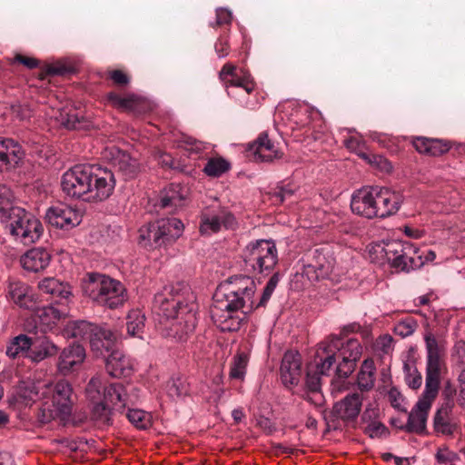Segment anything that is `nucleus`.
Instances as JSON below:
<instances>
[{"instance_id":"obj_45","label":"nucleus","mask_w":465,"mask_h":465,"mask_svg":"<svg viewBox=\"0 0 465 465\" xmlns=\"http://www.w3.org/2000/svg\"><path fill=\"white\" fill-rule=\"evenodd\" d=\"M58 348L51 341L46 338L41 340L39 348L35 347L31 351L29 357L34 361H41L42 360L56 354Z\"/></svg>"},{"instance_id":"obj_63","label":"nucleus","mask_w":465,"mask_h":465,"mask_svg":"<svg viewBox=\"0 0 465 465\" xmlns=\"http://www.w3.org/2000/svg\"><path fill=\"white\" fill-rule=\"evenodd\" d=\"M63 124L68 129H77L80 127V121L77 115L69 114L67 119L63 121Z\"/></svg>"},{"instance_id":"obj_27","label":"nucleus","mask_w":465,"mask_h":465,"mask_svg":"<svg viewBox=\"0 0 465 465\" xmlns=\"http://www.w3.org/2000/svg\"><path fill=\"white\" fill-rule=\"evenodd\" d=\"M345 146L351 152L357 153L361 158L367 161L369 163L375 165L383 172H391L392 166L391 163L382 155L368 154L363 152L365 147L364 142L355 136H351L344 140Z\"/></svg>"},{"instance_id":"obj_56","label":"nucleus","mask_w":465,"mask_h":465,"mask_svg":"<svg viewBox=\"0 0 465 465\" xmlns=\"http://www.w3.org/2000/svg\"><path fill=\"white\" fill-rule=\"evenodd\" d=\"M459 459L460 458L457 453L450 451L448 449L439 450L436 454V460L440 464H447L448 462H452Z\"/></svg>"},{"instance_id":"obj_7","label":"nucleus","mask_w":465,"mask_h":465,"mask_svg":"<svg viewBox=\"0 0 465 465\" xmlns=\"http://www.w3.org/2000/svg\"><path fill=\"white\" fill-rule=\"evenodd\" d=\"M64 333L67 338L89 340L96 356L113 350L114 334L105 326H98L86 321H74L66 324Z\"/></svg>"},{"instance_id":"obj_11","label":"nucleus","mask_w":465,"mask_h":465,"mask_svg":"<svg viewBox=\"0 0 465 465\" xmlns=\"http://www.w3.org/2000/svg\"><path fill=\"white\" fill-rule=\"evenodd\" d=\"M302 274L310 282L322 279L339 281L342 272L336 266L332 252L328 248L316 249L311 259L303 265Z\"/></svg>"},{"instance_id":"obj_40","label":"nucleus","mask_w":465,"mask_h":465,"mask_svg":"<svg viewBox=\"0 0 465 465\" xmlns=\"http://www.w3.org/2000/svg\"><path fill=\"white\" fill-rule=\"evenodd\" d=\"M14 194L10 188L3 185L0 186V219L2 223L12 215L14 209L20 207L14 205Z\"/></svg>"},{"instance_id":"obj_16","label":"nucleus","mask_w":465,"mask_h":465,"mask_svg":"<svg viewBox=\"0 0 465 465\" xmlns=\"http://www.w3.org/2000/svg\"><path fill=\"white\" fill-rule=\"evenodd\" d=\"M235 225L236 220L231 212L221 206H213L202 213L200 232L203 235H211L218 232L222 228L233 229Z\"/></svg>"},{"instance_id":"obj_38","label":"nucleus","mask_w":465,"mask_h":465,"mask_svg":"<svg viewBox=\"0 0 465 465\" xmlns=\"http://www.w3.org/2000/svg\"><path fill=\"white\" fill-rule=\"evenodd\" d=\"M68 314L67 306L61 305L60 308L55 305L45 306L38 311V317L42 324L46 327H52L61 318Z\"/></svg>"},{"instance_id":"obj_37","label":"nucleus","mask_w":465,"mask_h":465,"mask_svg":"<svg viewBox=\"0 0 465 465\" xmlns=\"http://www.w3.org/2000/svg\"><path fill=\"white\" fill-rule=\"evenodd\" d=\"M375 364L371 359H366L363 361L361 370L357 376V384L360 392L370 391L375 381Z\"/></svg>"},{"instance_id":"obj_15","label":"nucleus","mask_w":465,"mask_h":465,"mask_svg":"<svg viewBox=\"0 0 465 465\" xmlns=\"http://www.w3.org/2000/svg\"><path fill=\"white\" fill-rule=\"evenodd\" d=\"M45 219L52 227L70 231L81 223L83 214L75 206L57 203L46 210Z\"/></svg>"},{"instance_id":"obj_32","label":"nucleus","mask_w":465,"mask_h":465,"mask_svg":"<svg viewBox=\"0 0 465 465\" xmlns=\"http://www.w3.org/2000/svg\"><path fill=\"white\" fill-rule=\"evenodd\" d=\"M163 246L173 244L183 232V223L177 218L156 221Z\"/></svg>"},{"instance_id":"obj_54","label":"nucleus","mask_w":465,"mask_h":465,"mask_svg":"<svg viewBox=\"0 0 465 465\" xmlns=\"http://www.w3.org/2000/svg\"><path fill=\"white\" fill-rule=\"evenodd\" d=\"M365 433L371 438H381L387 433V428L378 420H371L365 428Z\"/></svg>"},{"instance_id":"obj_6","label":"nucleus","mask_w":465,"mask_h":465,"mask_svg":"<svg viewBox=\"0 0 465 465\" xmlns=\"http://www.w3.org/2000/svg\"><path fill=\"white\" fill-rule=\"evenodd\" d=\"M242 258L247 271L255 274L269 275L278 262V251L272 240H254L242 252Z\"/></svg>"},{"instance_id":"obj_20","label":"nucleus","mask_w":465,"mask_h":465,"mask_svg":"<svg viewBox=\"0 0 465 465\" xmlns=\"http://www.w3.org/2000/svg\"><path fill=\"white\" fill-rule=\"evenodd\" d=\"M104 157L117 172L122 173L124 179H133L139 173L140 166L137 160L115 146L106 148Z\"/></svg>"},{"instance_id":"obj_22","label":"nucleus","mask_w":465,"mask_h":465,"mask_svg":"<svg viewBox=\"0 0 465 465\" xmlns=\"http://www.w3.org/2000/svg\"><path fill=\"white\" fill-rule=\"evenodd\" d=\"M219 78L224 84L229 94H232L230 88H236L250 94L255 87L251 76L249 74L239 75L236 66L231 63H226L223 66L219 73Z\"/></svg>"},{"instance_id":"obj_46","label":"nucleus","mask_w":465,"mask_h":465,"mask_svg":"<svg viewBox=\"0 0 465 465\" xmlns=\"http://www.w3.org/2000/svg\"><path fill=\"white\" fill-rule=\"evenodd\" d=\"M231 164L228 161L222 157L210 158L204 168L203 172L206 175L211 177H220L224 173L229 171Z\"/></svg>"},{"instance_id":"obj_1","label":"nucleus","mask_w":465,"mask_h":465,"mask_svg":"<svg viewBox=\"0 0 465 465\" xmlns=\"http://www.w3.org/2000/svg\"><path fill=\"white\" fill-rule=\"evenodd\" d=\"M256 284L252 278L236 276L232 278L227 291L221 297L214 295L211 307V317L222 331H236L246 321L247 315L255 308Z\"/></svg>"},{"instance_id":"obj_30","label":"nucleus","mask_w":465,"mask_h":465,"mask_svg":"<svg viewBox=\"0 0 465 465\" xmlns=\"http://www.w3.org/2000/svg\"><path fill=\"white\" fill-rule=\"evenodd\" d=\"M248 153L257 162H270L281 157L266 134H261L253 143L249 144Z\"/></svg>"},{"instance_id":"obj_57","label":"nucleus","mask_w":465,"mask_h":465,"mask_svg":"<svg viewBox=\"0 0 465 465\" xmlns=\"http://www.w3.org/2000/svg\"><path fill=\"white\" fill-rule=\"evenodd\" d=\"M232 21V13L225 8L216 9L215 24H211L212 26L228 25Z\"/></svg>"},{"instance_id":"obj_44","label":"nucleus","mask_w":465,"mask_h":465,"mask_svg":"<svg viewBox=\"0 0 465 465\" xmlns=\"http://www.w3.org/2000/svg\"><path fill=\"white\" fill-rule=\"evenodd\" d=\"M320 360L317 358V351L315 352V366L316 372L312 373V371L309 370L306 377V385L308 390L315 396V401H322L323 399V395L321 392V375H323L319 371L318 364Z\"/></svg>"},{"instance_id":"obj_9","label":"nucleus","mask_w":465,"mask_h":465,"mask_svg":"<svg viewBox=\"0 0 465 465\" xmlns=\"http://www.w3.org/2000/svg\"><path fill=\"white\" fill-rule=\"evenodd\" d=\"M4 223L14 239L25 245L35 242L43 233L41 222L23 208L14 209Z\"/></svg>"},{"instance_id":"obj_21","label":"nucleus","mask_w":465,"mask_h":465,"mask_svg":"<svg viewBox=\"0 0 465 465\" xmlns=\"http://www.w3.org/2000/svg\"><path fill=\"white\" fill-rule=\"evenodd\" d=\"M427 350L426 382L440 385V346L433 333L427 331L424 335Z\"/></svg>"},{"instance_id":"obj_23","label":"nucleus","mask_w":465,"mask_h":465,"mask_svg":"<svg viewBox=\"0 0 465 465\" xmlns=\"http://www.w3.org/2000/svg\"><path fill=\"white\" fill-rule=\"evenodd\" d=\"M25 157L22 146L14 139L0 136V171L16 168Z\"/></svg>"},{"instance_id":"obj_51","label":"nucleus","mask_w":465,"mask_h":465,"mask_svg":"<svg viewBox=\"0 0 465 465\" xmlns=\"http://www.w3.org/2000/svg\"><path fill=\"white\" fill-rule=\"evenodd\" d=\"M279 282V274L274 273L270 280L268 281L266 286L263 289V292L258 302H255V308L264 306L266 302L270 300L272 292H274L277 284Z\"/></svg>"},{"instance_id":"obj_43","label":"nucleus","mask_w":465,"mask_h":465,"mask_svg":"<svg viewBox=\"0 0 465 465\" xmlns=\"http://www.w3.org/2000/svg\"><path fill=\"white\" fill-rule=\"evenodd\" d=\"M144 322L145 316L140 310L130 311L126 322L128 334L140 337L144 328Z\"/></svg>"},{"instance_id":"obj_49","label":"nucleus","mask_w":465,"mask_h":465,"mask_svg":"<svg viewBox=\"0 0 465 465\" xmlns=\"http://www.w3.org/2000/svg\"><path fill=\"white\" fill-rule=\"evenodd\" d=\"M248 357L244 353L234 357L231 366L230 378L242 380L245 375Z\"/></svg>"},{"instance_id":"obj_28","label":"nucleus","mask_w":465,"mask_h":465,"mask_svg":"<svg viewBox=\"0 0 465 465\" xmlns=\"http://www.w3.org/2000/svg\"><path fill=\"white\" fill-rule=\"evenodd\" d=\"M302 375V357L296 351L284 353L281 364V378L284 384L297 383Z\"/></svg>"},{"instance_id":"obj_13","label":"nucleus","mask_w":465,"mask_h":465,"mask_svg":"<svg viewBox=\"0 0 465 465\" xmlns=\"http://www.w3.org/2000/svg\"><path fill=\"white\" fill-rule=\"evenodd\" d=\"M87 186L89 188L85 193L84 201L103 202L114 193L115 187L114 175L111 170L92 165V177Z\"/></svg>"},{"instance_id":"obj_33","label":"nucleus","mask_w":465,"mask_h":465,"mask_svg":"<svg viewBox=\"0 0 465 465\" xmlns=\"http://www.w3.org/2000/svg\"><path fill=\"white\" fill-rule=\"evenodd\" d=\"M412 144L420 153L430 156L442 155L450 149L448 142L427 137H417L412 141Z\"/></svg>"},{"instance_id":"obj_50","label":"nucleus","mask_w":465,"mask_h":465,"mask_svg":"<svg viewBox=\"0 0 465 465\" xmlns=\"http://www.w3.org/2000/svg\"><path fill=\"white\" fill-rule=\"evenodd\" d=\"M417 328V322L413 318H407L402 321H400L394 326L395 334L405 338L411 336Z\"/></svg>"},{"instance_id":"obj_36","label":"nucleus","mask_w":465,"mask_h":465,"mask_svg":"<svg viewBox=\"0 0 465 465\" xmlns=\"http://www.w3.org/2000/svg\"><path fill=\"white\" fill-rule=\"evenodd\" d=\"M7 294L8 297L20 307H28L32 302L30 287L25 282L19 281L10 282Z\"/></svg>"},{"instance_id":"obj_55","label":"nucleus","mask_w":465,"mask_h":465,"mask_svg":"<svg viewBox=\"0 0 465 465\" xmlns=\"http://www.w3.org/2000/svg\"><path fill=\"white\" fill-rule=\"evenodd\" d=\"M374 347L377 351L387 354L392 351L393 339L389 334L381 335L376 340Z\"/></svg>"},{"instance_id":"obj_19","label":"nucleus","mask_w":465,"mask_h":465,"mask_svg":"<svg viewBox=\"0 0 465 465\" xmlns=\"http://www.w3.org/2000/svg\"><path fill=\"white\" fill-rule=\"evenodd\" d=\"M362 401V392L348 393L333 405L332 413L346 425H354L361 413Z\"/></svg>"},{"instance_id":"obj_26","label":"nucleus","mask_w":465,"mask_h":465,"mask_svg":"<svg viewBox=\"0 0 465 465\" xmlns=\"http://www.w3.org/2000/svg\"><path fill=\"white\" fill-rule=\"evenodd\" d=\"M85 359V350L80 344H73L63 350L57 367L59 371L67 375L78 368Z\"/></svg>"},{"instance_id":"obj_59","label":"nucleus","mask_w":465,"mask_h":465,"mask_svg":"<svg viewBox=\"0 0 465 465\" xmlns=\"http://www.w3.org/2000/svg\"><path fill=\"white\" fill-rule=\"evenodd\" d=\"M403 232L408 237L412 239H420L425 235L424 230L409 225L404 226Z\"/></svg>"},{"instance_id":"obj_14","label":"nucleus","mask_w":465,"mask_h":465,"mask_svg":"<svg viewBox=\"0 0 465 465\" xmlns=\"http://www.w3.org/2000/svg\"><path fill=\"white\" fill-rule=\"evenodd\" d=\"M91 177L92 165H75L63 174L62 190L69 197L84 200Z\"/></svg>"},{"instance_id":"obj_41","label":"nucleus","mask_w":465,"mask_h":465,"mask_svg":"<svg viewBox=\"0 0 465 465\" xmlns=\"http://www.w3.org/2000/svg\"><path fill=\"white\" fill-rule=\"evenodd\" d=\"M33 345L31 338L25 334L15 337L6 348V355L12 359L27 352Z\"/></svg>"},{"instance_id":"obj_17","label":"nucleus","mask_w":465,"mask_h":465,"mask_svg":"<svg viewBox=\"0 0 465 465\" xmlns=\"http://www.w3.org/2000/svg\"><path fill=\"white\" fill-rule=\"evenodd\" d=\"M403 202L402 195L388 187L373 186L372 219H384L395 214Z\"/></svg>"},{"instance_id":"obj_29","label":"nucleus","mask_w":465,"mask_h":465,"mask_svg":"<svg viewBox=\"0 0 465 465\" xmlns=\"http://www.w3.org/2000/svg\"><path fill=\"white\" fill-rule=\"evenodd\" d=\"M107 372L115 378L127 377L134 371V362L123 351L114 350L106 359Z\"/></svg>"},{"instance_id":"obj_48","label":"nucleus","mask_w":465,"mask_h":465,"mask_svg":"<svg viewBox=\"0 0 465 465\" xmlns=\"http://www.w3.org/2000/svg\"><path fill=\"white\" fill-rule=\"evenodd\" d=\"M166 393L172 400H178L188 393L187 386L180 378H172L165 386Z\"/></svg>"},{"instance_id":"obj_12","label":"nucleus","mask_w":465,"mask_h":465,"mask_svg":"<svg viewBox=\"0 0 465 465\" xmlns=\"http://www.w3.org/2000/svg\"><path fill=\"white\" fill-rule=\"evenodd\" d=\"M425 383L422 396L409 414L405 430L409 432L421 434L426 429V422L432 401L437 396L440 385Z\"/></svg>"},{"instance_id":"obj_58","label":"nucleus","mask_w":465,"mask_h":465,"mask_svg":"<svg viewBox=\"0 0 465 465\" xmlns=\"http://www.w3.org/2000/svg\"><path fill=\"white\" fill-rule=\"evenodd\" d=\"M215 52L220 58H223L229 54L228 41L224 38H219L215 43Z\"/></svg>"},{"instance_id":"obj_39","label":"nucleus","mask_w":465,"mask_h":465,"mask_svg":"<svg viewBox=\"0 0 465 465\" xmlns=\"http://www.w3.org/2000/svg\"><path fill=\"white\" fill-rule=\"evenodd\" d=\"M139 239L140 242H143L144 246H163L156 222L148 223L141 227L139 230Z\"/></svg>"},{"instance_id":"obj_25","label":"nucleus","mask_w":465,"mask_h":465,"mask_svg":"<svg viewBox=\"0 0 465 465\" xmlns=\"http://www.w3.org/2000/svg\"><path fill=\"white\" fill-rule=\"evenodd\" d=\"M373 186H363L353 192L351 199V212L366 219H372Z\"/></svg>"},{"instance_id":"obj_5","label":"nucleus","mask_w":465,"mask_h":465,"mask_svg":"<svg viewBox=\"0 0 465 465\" xmlns=\"http://www.w3.org/2000/svg\"><path fill=\"white\" fill-rule=\"evenodd\" d=\"M83 293L98 305L117 308L126 301V290L117 280L98 272H89L82 280Z\"/></svg>"},{"instance_id":"obj_24","label":"nucleus","mask_w":465,"mask_h":465,"mask_svg":"<svg viewBox=\"0 0 465 465\" xmlns=\"http://www.w3.org/2000/svg\"><path fill=\"white\" fill-rule=\"evenodd\" d=\"M38 288L43 293L51 295L60 305L67 306L72 302V287L56 278L43 279L39 282Z\"/></svg>"},{"instance_id":"obj_61","label":"nucleus","mask_w":465,"mask_h":465,"mask_svg":"<svg viewBox=\"0 0 465 465\" xmlns=\"http://www.w3.org/2000/svg\"><path fill=\"white\" fill-rule=\"evenodd\" d=\"M110 78L117 84H127L129 82L128 76L121 70H114L110 74Z\"/></svg>"},{"instance_id":"obj_53","label":"nucleus","mask_w":465,"mask_h":465,"mask_svg":"<svg viewBox=\"0 0 465 465\" xmlns=\"http://www.w3.org/2000/svg\"><path fill=\"white\" fill-rule=\"evenodd\" d=\"M11 111L13 116L20 121L30 119L33 116V110L25 104H14Z\"/></svg>"},{"instance_id":"obj_18","label":"nucleus","mask_w":465,"mask_h":465,"mask_svg":"<svg viewBox=\"0 0 465 465\" xmlns=\"http://www.w3.org/2000/svg\"><path fill=\"white\" fill-rule=\"evenodd\" d=\"M99 388L102 387L97 379H91L85 388V395L91 404V419L98 426H109L114 410L102 400Z\"/></svg>"},{"instance_id":"obj_2","label":"nucleus","mask_w":465,"mask_h":465,"mask_svg":"<svg viewBox=\"0 0 465 465\" xmlns=\"http://www.w3.org/2000/svg\"><path fill=\"white\" fill-rule=\"evenodd\" d=\"M153 312L161 334L175 341H185L196 326V305L183 293L164 290L154 297Z\"/></svg>"},{"instance_id":"obj_35","label":"nucleus","mask_w":465,"mask_h":465,"mask_svg":"<svg viewBox=\"0 0 465 465\" xmlns=\"http://www.w3.org/2000/svg\"><path fill=\"white\" fill-rule=\"evenodd\" d=\"M45 383L23 382L17 391L15 401L21 405L30 406L37 400L42 401Z\"/></svg>"},{"instance_id":"obj_52","label":"nucleus","mask_w":465,"mask_h":465,"mask_svg":"<svg viewBox=\"0 0 465 465\" xmlns=\"http://www.w3.org/2000/svg\"><path fill=\"white\" fill-rule=\"evenodd\" d=\"M127 418L131 423L139 429H144L147 426L148 420L146 414L141 410H129Z\"/></svg>"},{"instance_id":"obj_64","label":"nucleus","mask_w":465,"mask_h":465,"mask_svg":"<svg viewBox=\"0 0 465 465\" xmlns=\"http://www.w3.org/2000/svg\"><path fill=\"white\" fill-rule=\"evenodd\" d=\"M188 144L191 146L189 150L193 151L195 153H200L206 149V144L203 142L197 141L193 138H189Z\"/></svg>"},{"instance_id":"obj_4","label":"nucleus","mask_w":465,"mask_h":465,"mask_svg":"<svg viewBox=\"0 0 465 465\" xmlns=\"http://www.w3.org/2000/svg\"><path fill=\"white\" fill-rule=\"evenodd\" d=\"M73 405V388L68 381L62 380L55 383H45L37 420L41 424L54 420H65L72 414Z\"/></svg>"},{"instance_id":"obj_3","label":"nucleus","mask_w":465,"mask_h":465,"mask_svg":"<svg viewBox=\"0 0 465 465\" xmlns=\"http://www.w3.org/2000/svg\"><path fill=\"white\" fill-rule=\"evenodd\" d=\"M339 352L341 361L337 365L336 372L339 377H348L355 369L357 361L362 353V347L356 339H349L343 342L338 336H331L322 341L317 347V358L319 371L328 374L336 361V354Z\"/></svg>"},{"instance_id":"obj_42","label":"nucleus","mask_w":465,"mask_h":465,"mask_svg":"<svg viewBox=\"0 0 465 465\" xmlns=\"http://www.w3.org/2000/svg\"><path fill=\"white\" fill-rule=\"evenodd\" d=\"M108 99L114 106L128 111H135L142 102L141 97L135 94L121 96L114 93L109 94Z\"/></svg>"},{"instance_id":"obj_47","label":"nucleus","mask_w":465,"mask_h":465,"mask_svg":"<svg viewBox=\"0 0 465 465\" xmlns=\"http://www.w3.org/2000/svg\"><path fill=\"white\" fill-rule=\"evenodd\" d=\"M403 372L405 381L411 389H418L422 383V376L418 371L415 362L411 360H407L403 362Z\"/></svg>"},{"instance_id":"obj_10","label":"nucleus","mask_w":465,"mask_h":465,"mask_svg":"<svg viewBox=\"0 0 465 465\" xmlns=\"http://www.w3.org/2000/svg\"><path fill=\"white\" fill-rule=\"evenodd\" d=\"M100 386L102 400L107 402L115 411H123L130 405L135 404L140 399L139 389L132 383L108 382L104 377L95 375Z\"/></svg>"},{"instance_id":"obj_60","label":"nucleus","mask_w":465,"mask_h":465,"mask_svg":"<svg viewBox=\"0 0 465 465\" xmlns=\"http://www.w3.org/2000/svg\"><path fill=\"white\" fill-rule=\"evenodd\" d=\"M15 61L19 62L20 64H24L29 69L36 68L39 64L37 59L34 57L24 56L21 54L15 56Z\"/></svg>"},{"instance_id":"obj_31","label":"nucleus","mask_w":465,"mask_h":465,"mask_svg":"<svg viewBox=\"0 0 465 465\" xmlns=\"http://www.w3.org/2000/svg\"><path fill=\"white\" fill-rule=\"evenodd\" d=\"M51 255L43 248H34L21 257L23 268L29 272H37L45 270L50 263Z\"/></svg>"},{"instance_id":"obj_34","label":"nucleus","mask_w":465,"mask_h":465,"mask_svg":"<svg viewBox=\"0 0 465 465\" xmlns=\"http://www.w3.org/2000/svg\"><path fill=\"white\" fill-rule=\"evenodd\" d=\"M187 191L180 184H171L162 193L160 206L162 208H173L174 210L184 205Z\"/></svg>"},{"instance_id":"obj_62","label":"nucleus","mask_w":465,"mask_h":465,"mask_svg":"<svg viewBox=\"0 0 465 465\" xmlns=\"http://www.w3.org/2000/svg\"><path fill=\"white\" fill-rule=\"evenodd\" d=\"M377 411L371 406L366 407L362 415L361 420L367 424H369L371 420H376Z\"/></svg>"},{"instance_id":"obj_8","label":"nucleus","mask_w":465,"mask_h":465,"mask_svg":"<svg viewBox=\"0 0 465 465\" xmlns=\"http://www.w3.org/2000/svg\"><path fill=\"white\" fill-rule=\"evenodd\" d=\"M373 250L384 257L392 267L401 271L415 270L422 266L420 257L412 256L418 252V248L411 242L391 241L374 246Z\"/></svg>"}]
</instances>
